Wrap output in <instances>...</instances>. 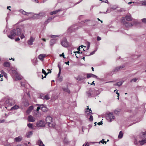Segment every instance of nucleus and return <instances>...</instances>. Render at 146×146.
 <instances>
[{
    "label": "nucleus",
    "instance_id": "4d7b16f0",
    "mask_svg": "<svg viewBox=\"0 0 146 146\" xmlns=\"http://www.w3.org/2000/svg\"><path fill=\"white\" fill-rule=\"evenodd\" d=\"M1 72L2 74H6L3 70H2L1 71Z\"/></svg>",
    "mask_w": 146,
    "mask_h": 146
},
{
    "label": "nucleus",
    "instance_id": "c85d7f7f",
    "mask_svg": "<svg viewBox=\"0 0 146 146\" xmlns=\"http://www.w3.org/2000/svg\"><path fill=\"white\" fill-rule=\"evenodd\" d=\"M62 89L64 91L66 92H67L68 93H70V91L67 87L63 88H62Z\"/></svg>",
    "mask_w": 146,
    "mask_h": 146
},
{
    "label": "nucleus",
    "instance_id": "cd10ccee",
    "mask_svg": "<svg viewBox=\"0 0 146 146\" xmlns=\"http://www.w3.org/2000/svg\"><path fill=\"white\" fill-rule=\"evenodd\" d=\"M11 100L10 99L7 100L5 102V104H8V105L11 106L12 105L11 104Z\"/></svg>",
    "mask_w": 146,
    "mask_h": 146
},
{
    "label": "nucleus",
    "instance_id": "9b49d317",
    "mask_svg": "<svg viewBox=\"0 0 146 146\" xmlns=\"http://www.w3.org/2000/svg\"><path fill=\"white\" fill-rule=\"evenodd\" d=\"M87 77L88 78H89L90 77H93L96 79L98 78V77L92 74H87Z\"/></svg>",
    "mask_w": 146,
    "mask_h": 146
},
{
    "label": "nucleus",
    "instance_id": "ddd939ff",
    "mask_svg": "<svg viewBox=\"0 0 146 146\" xmlns=\"http://www.w3.org/2000/svg\"><path fill=\"white\" fill-rule=\"evenodd\" d=\"M62 11V9H59L56 10L54 11L53 12H51L50 13V14L51 15H52L53 14H56L58 12L61 11Z\"/></svg>",
    "mask_w": 146,
    "mask_h": 146
},
{
    "label": "nucleus",
    "instance_id": "f3484780",
    "mask_svg": "<svg viewBox=\"0 0 146 146\" xmlns=\"http://www.w3.org/2000/svg\"><path fill=\"white\" fill-rule=\"evenodd\" d=\"M48 126L54 128L55 125V123L52 121L48 124Z\"/></svg>",
    "mask_w": 146,
    "mask_h": 146
},
{
    "label": "nucleus",
    "instance_id": "603ef678",
    "mask_svg": "<svg viewBox=\"0 0 146 146\" xmlns=\"http://www.w3.org/2000/svg\"><path fill=\"white\" fill-rule=\"evenodd\" d=\"M59 69V75L60 74V72L61 71V68L59 66V65H58Z\"/></svg>",
    "mask_w": 146,
    "mask_h": 146
},
{
    "label": "nucleus",
    "instance_id": "9d476101",
    "mask_svg": "<svg viewBox=\"0 0 146 146\" xmlns=\"http://www.w3.org/2000/svg\"><path fill=\"white\" fill-rule=\"evenodd\" d=\"M46 55L44 54H40L38 56V59L41 61H42L44 58L46 57Z\"/></svg>",
    "mask_w": 146,
    "mask_h": 146
},
{
    "label": "nucleus",
    "instance_id": "58836bf2",
    "mask_svg": "<svg viewBox=\"0 0 146 146\" xmlns=\"http://www.w3.org/2000/svg\"><path fill=\"white\" fill-rule=\"evenodd\" d=\"M80 46H79L77 49L78 50V51H76V52H74V53H75V54H76V53H78L79 54H80V53H82V52L81 53H80V52H79V51H80Z\"/></svg>",
    "mask_w": 146,
    "mask_h": 146
},
{
    "label": "nucleus",
    "instance_id": "6e6552de",
    "mask_svg": "<svg viewBox=\"0 0 146 146\" xmlns=\"http://www.w3.org/2000/svg\"><path fill=\"white\" fill-rule=\"evenodd\" d=\"M27 120L29 122H34L35 121L36 119L32 115H29L28 117Z\"/></svg>",
    "mask_w": 146,
    "mask_h": 146
},
{
    "label": "nucleus",
    "instance_id": "5701e85b",
    "mask_svg": "<svg viewBox=\"0 0 146 146\" xmlns=\"http://www.w3.org/2000/svg\"><path fill=\"white\" fill-rule=\"evenodd\" d=\"M125 18L126 20L128 21H130L131 20L132 18L131 15H127L125 17Z\"/></svg>",
    "mask_w": 146,
    "mask_h": 146
},
{
    "label": "nucleus",
    "instance_id": "473e14b6",
    "mask_svg": "<svg viewBox=\"0 0 146 146\" xmlns=\"http://www.w3.org/2000/svg\"><path fill=\"white\" fill-rule=\"evenodd\" d=\"M42 73L44 74L45 76H44V77H46V75L48 74V73H50L51 72V71H50V72H48L47 73L43 69H42Z\"/></svg>",
    "mask_w": 146,
    "mask_h": 146
},
{
    "label": "nucleus",
    "instance_id": "f257e3e1",
    "mask_svg": "<svg viewBox=\"0 0 146 146\" xmlns=\"http://www.w3.org/2000/svg\"><path fill=\"white\" fill-rule=\"evenodd\" d=\"M21 33V29L17 28L16 29H13L10 31V34L8 35V37L11 39L14 38L16 36H19Z\"/></svg>",
    "mask_w": 146,
    "mask_h": 146
},
{
    "label": "nucleus",
    "instance_id": "49530a36",
    "mask_svg": "<svg viewBox=\"0 0 146 146\" xmlns=\"http://www.w3.org/2000/svg\"><path fill=\"white\" fill-rule=\"evenodd\" d=\"M37 59H36L35 61V62H33V64L34 65H36L37 64Z\"/></svg>",
    "mask_w": 146,
    "mask_h": 146
},
{
    "label": "nucleus",
    "instance_id": "7ed1b4c3",
    "mask_svg": "<svg viewBox=\"0 0 146 146\" xmlns=\"http://www.w3.org/2000/svg\"><path fill=\"white\" fill-rule=\"evenodd\" d=\"M38 106L37 108V111H38L39 110L41 109L44 112H46L47 111V108L45 105L44 104H37Z\"/></svg>",
    "mask_w": 146,
    "mask_h": 146
},
{
    "label": "nucleus",
    "instance_id": "5fc2aeb1",
    "mask_svg": "<svg viewBox=\"0 0 146 146\" xmlns=\"http://www.w3.org/2000/svg\"><path fill=\"white\" fill-rule=\"evenodd\" d=\"M96 51V50H95L94 51L90 53V54L89 55H93V54H94L95 53Z\"/></svg>",
    "mask_w": 146,
    "mask_h": 146
},
{
    "label": "nucleus",
    "instance_id": "a878e982",
    "mask_svg": "<svg viewBox=\"0 0 146 146\" xmlns=\"http://www.w3.org/2000/svg\"><path fill=\"white\" fill-rule=\"evenodd\" d=\"M33 134V132L32 131H29L26 134V136L28 137L29 138L31 137V136Z\"/></svg>",
    "mask_w": 146,
    "mask_h": 146
},
{
    "label": "nucleus",
    "instance_id": "a19ab883",
    "mask_svg": "<svg viewBox=\"0 0 146 146\" xmlns=\"http://www.w3.org/2000/svg\"><path fill=\"white\" fill-rule=\"evenodd\" d=\"M137 79H138L137 78H134L132 79L130 81V82H136L137 81Z\"/></svg>",
    "mask_w": 146,
    "mask_h": 146
},
{
    "label": "nucleus",
    "instance_id": "c756f323",
    "mask_svg": "<svg viewBox=\"0 0 146 146\" xmlns=\"http://www.w3.org/2000/svg\"><path fill=\"white\" fill-rule=\"evenodd\" d=\"M9 72L10 73L12 74H13L15 75L17 73L16 71L15 70H10L9 71Z\"/></svg>",
    "mask_w": 146,
    "mask_h": 146
},
{
    "label": "nucleus",
    "instance_id": "4468645a",
    "mask_svg": "<svg viewBox=\"0 0 146 146\" xmlns=\"http://www.w3.org/2000/svg\"><path fill=\"white\" fill-rule=\"evenodd\" d=\"M15 79L16 80H20L21 79V76L20 75L17 74V73L15 75Z\"/></svg>",
    "mask_w": 146,
    "mask_h": 146
},
{
    "label": "nucleus",
    "instance_id": "4c0bfd02",
    "mask_svg": "<svg viewBox=\"0 0 146 146\" xmlns=\"http://www.w3.org/2000/svg\"><path fill=\"white\" fill-rule=\"evenodd\" d=\"M27 126L29 128L32 129L33 128V124L31 123H29L27 124Z\"/></svg>",
    "mask_w": 146,
    "mask_h": 146
},
{
    "label": "nucleus",
    "instance_id": "774afa93",
    "mask_svg": "<svg viewBox=\"0 0 146 146\" xmlns=\"http://www.w3.org/2000/svg\"><path fill=\"white\" fill-rule=\"evenodd\" d=\"M59 80L60 81H61L62 80V78H60L59 79Z\"/></svg>",
    "mask_w": 146,
    "mask_h": 146
},
{
    "label": "nucleus",
    "instance_id": "052dcab7",
    "mask_svg": "<svg viewBox=\"0 0 146 146\" xmlns=\"http://www.w3.org/2000/svg\"><path fill=\"white\" fill-rule=\"evenodd\" d=\"M19 40H20V38L19 37L15 39V40L16 41H19Z\"/></svg>",
    "mask_w": 146,
    "mask_h": 146
},
{
    "label": "nucleus",
    "instance_id": "bb28decb",
    "mask_svg": "<svg viewBox=\"0 0 146 146\" xmlns=\"http://www.w3.org/2000/svg\"><path fill=\"white\" fill-rule=\"evenodd\" d=\"M19 108V106H18L17 105H15L14 106L11 108V110H16L18 109Z\"/></svg>",
    "mask_w": 146,
    "mask_h": 146
},
{
    "label": "nucleus",
    "instance_id": "6ab92c4d",
    "mask_svg": "<svg viewBox=\"0 0 146 146\" xmlns=\"http://www.w3.org/2000/svg\"><path fill=\"white\" fill-rule=\"evenodd\" d=\"M23 138L21 136H19L18 137H16L15 139V141L16 142H19L21 141L22 139Z\"/></svg>",
    "mask_w": 146,
    "mask_h": 146
},
{
    "label": "nucleus",
    "instance_id": "e2e57ef3",
    "mask_svg": "<svg viewBox=\"0 0 146 146\" xmlns=\"http://www.w3.org/2000/svg\"><path fill=\"white\" fill-rule=\"evenodd\" d=\"M102 2L106 3L108 2L107 0H102Z\"/></svg>",
    "mask_w": 146,
    "mask_h": 146
},
{
    "label": "nucleus",
    "instance_id": "0eeeda50",
    "mask_svg": "<svg viewBox=\"0 0 146 146\" xmlns=\"http://www.w3.org/2000/svg\"><path fill=\"white\" fill-rule=\"evenodd\" d=\"M45 14L44 12H41L38 14H35L34 17L36 19H40L44 16Z\"/></svg>",
    "mask_w": 146,
    "mask_h": 146
},
{
    "label": "nucleus",
    "instance_id": "72a5a7b5",
    "mask_svg": "<svg viewBox=\"0 0 146 146\" xmlns=\"http://www.w3.org/2000/svg\"><path fill=\"white\" fill-rule=\"evenodd\" d=\"M24 105L25 106H27L29 105V103L27 100L25 101L23 103Z\"/></svg>",
    "mask_w": 146,
    "mask_h": 146
},
{
    "label": "nucleus",
    "instance_id": "79ce46f5",
    "mask_svg": "<svg viewBox=\"0 0 146 146\" xmlns=\"http://www.w3.org/2000/svg\"><path fill=\"white\" fill-rule=\"evenodd\" d=\"M120 110H116L114 111V113L116 114H118Z\"/></svg>",
    "mask_w": 146,
    "mask_h": 146
},
{
    "label": "nucleus",
    "instance_id": "412c9836",
    "mask_svg": "<svg viewBox=\"0 0 146 146\" xmlns=\"http://www.w3.org/2000/svg\"><path fill=\"white\" fill-rule=\"evenodd\" d=\"M56 42V40L55 39H52L50 41V45L51 46H52Z\"/></svg>",
    "mask_w": 146,
    "mask_h": 146
},
{
    "label": "nucleus",
    "instance_id": "1a4fd4ad",
    "mask_svg": "<svg viewBox=\"0 0 146 146\" xmlns=\"http://www.w3.org/2000/svg\"><path fill=\"white\" fill-rule=\"evenodd\" d=\"M35 38L32 36H31L30 38L28 40L27 43L28 44L32 45L33 44V42L34 41Z\"/></svg>",
    "mask_w": 146,
    "mask_h": 146
},
{
    "label": "nucleus",
    "instance_id": "6e6d98bb",
    "mask_svg": "<svg viewBox=\"0 0 146 146\" xmlns=\"http://www.w3.org/2000/svg\"><path fill=\"white\" fill-rule=\"evenodd\" d=\"M58 36H58V35L55 36V35H52L50 36L52 38H54V36L58 37Z\"/></svg>",
    "mask_w": 146,
    "mask_h": 146
},
{
    "label": "nucleus",
    "instance_id": "b1692460",
    "mask_svg": "<svg viewBox=\"0 0 146 146\" xmlns=\"http://www.w3.org/2000/svg\"><path fill=\"white\" fill-rule=\"evenodd\" d=\"M37 144L39 146H44V145L40 139L38 140Z\"/></svg>",
    "mask_w": 146,
    "mask_h": 146
},
{
    "label": "nucleus",
    "instance_id": "09e8293b",
    "mask_svg": "<svg viewBox=\"0 0 146 146\" xmlns=\"http://www.w3.org/2000/svg\"><path fill=\"white\" fill-rule=\"evenodd\" d=\"M142 4L143 5H146V1L145 0L142 1Z\"/></svg>",
    "mask_w": 146,
    "mask_h": 146
},
{
    "label": "nucleus",
    "instance_id": "8fccbe9b",
    "mask_svg": "<svg viewBox=\"0 0 146 146\" xmlns=\"http://www.w3.org/2000/svg\"><path fill=\"white\" fill-rule=\"evenodd\" d=\"M115 91H116V93L117 94L118 96H118V98L117 99H119V93L118 92V90H114V92H115Z\"/></svg>",
    "mask_w": 146,
    "mask_h": 146
},
{
    "label": "nucleus",
    "instance_id": "39448f33",
    "mask_svg": "<svg viewBox=\"0 0 146 146\" xmlns=\"http://www.w3.org/2000/svg\"><path fill=\"white\" fill-rule=\"evenodd\" d=\"M45 125V122L42 120H40L38 122L36 123V125L38 127H43Z\"/></svg>",
    "mask_w": 146,
    "mask_h": 146
},
{
    "label": "nucleus",
    "instance_id": "13d9d810",
    "mask_svg": "<svg viewBox=\"0 0 146 146\" xmlns=\"http://www.w3.org/2000/svg\"><path fill=\"white\" fill-rule=\"evenodd\" d=\"M97 40H98V41H99V40H101V37H100L99 36H98L97 37Z\"/></svg>",
    "mask_w": 146,
    "mask_h": 146
},
{
    "label": "nucleus",
    "instance_id": "f8f14e48",
    "mask_svg": "<svg viewBox=\"0 0 146 146\" xmlns=\"http://www.w3.org/2000/svg\"><path fill=\"white\" fill-rule=\"evenodd\" d=\"M46 123L48 124L52 121V118L50 116H48L46 117Z\"/></svg>",
    "mask_w": 146,
    "mask_h": 146
},
{
    "label": "nucleus",
    "instance_id": "bf43d9fd",
    "mask_svg": "<svg viewBox=\"0 0 146 146\" xmlns=\"http://www.w3.org/2000/svg\"><path fill=\"white\" fill-rule=\"evenodd\" d=\"M84 78H80V77H78V78L77 80H82Z\"/></svg>",
    "mask_w": 146,
    "mask_h": 146
},
{
    "label": "nucleus",
    "instance_id": "37998d69",
    "mask_svg": "<svg viewBox=\"0 0 146 146\" xmlns=\"http://www.w3.org/2000/svg\"><path fill=\"white\" fill-rule=\"evenodd\" d=\"M87 96L88 97H90L91 96V94L89 91L88 92H86Z\"/></svg>",
    "mask_w": 146,
    "mask_h": 146
},
{
    "label": "nucleus",
    "instance_id": "7c9ffc66",
    "mask_svg": "<svg viewBox=\"0 0 146 146\" xmlns=\"http://www.w3.org/2000/svg\"><path fill=\"white\" fill-rule=\"evenodd\" d=\"M123 136V133L121 131L119 132V134L118 135V138L119 139L121 138Z\"/></svg>",
    "mask_w": 146,
    "mask_h": 146
},
{
    "label": "nucleus",
    "instance_id": "4be33fe9",
    "mask_svg": "<svg viewBox=\"0 0 146 146\" xmlns=\"http://www.w3.org/2000/svg\"><path fill=\"white\" fill-rule=\"evenodd\" d=\"M139 142L141 145H143L146 143V139H144L139 140Z\"/></svg>",
    "mask_w": 146,
    "mask_h": 146
},
{
    "label": "nucleus",
    "instance_id": "338daca9",
    "mask_svg": "<svg viewBox=\"0 0 146 146\" xmlns=\"http://www.w3.org/2000/svg\"><path fill=\"white\" fill-rule=\"evenodd\" d=\"M79 54H75L76 57L77 58H78Z\"/></svg>",
    "mask_w": 146,
    "mask_h": 146
},
{
    "label": "nucleus",
    "instance_id": "f03ea898",
    "mask_svg": "<svg viewBox=\"0 0 146 146\" xmlns=\"http://www.w3.org/2000/svg\"><path fill=\"white\" fill-rule=\"evenodd\" d=\"M106 118L108 121L111 122L114 120L115 117L113 113H110L106 115Z\"/></svg>",
    "mask_w": 146,
    "mask_h": 146
},
{
    "label": "nucleus",
    "instance_id": "e433bc0d",
    "mask_svg": "<svg viewBox=\"0 0 146 146\" xmlns=\"http://www.w3.org/2000/svg\"><path fill=\"white\" fill-rule=\"evenodd\" d=\"M123 82V81L118 82L117 83V86H121Z\"/></svg>",
    "mask_w": 146,
    "mask_h": 146
},
{
    "label": "nucleus",
    "instance_id": "f704fd0d",
    "mask_svg": "<svg viewBox=\"0 0 146 146\" xmlns=\"http://www.w3.org/2000/svg\"><path fill=\"white\" fill-rule=\"evenodd\" d=\"M92 111L91 110V109H90V111H88L87 110H86L85 111V113H86V114L87 115H90L91 114H92Z\"/></svg>",
    "mask_w": 146,
    "mask_h": 146
},
{
    "label": "nucleus",
    "instance_id": "aec40b11",
    "mask_svg": "<svg viewBox=\"0 0 146 146\" xmlns=\"http://www.w3.org/2000/svg\"><path fill=\"white\" fill-rule=\"evenodd\" d=\"M19 12L20 13H22L23 15H27V14L30 13H28L27 12H25L23 9H20L19 10Z\"/></svg>",
    "mask_w": 146,
    "mask_h": 146
},
{
    "label": "nucleus",
    "instance_id": "680f3d73",
    "mask_svg": "<svg viewBox=\"0 0 146 146\" xmlns=\"http://www.w3.org/2000/svg\"><path fill=\"white\" fill-rule=\"evenodd\" d=\"M104 141V139H102V140L100 141L99 143H100L101 142V143L103 144V142Z\"/></svg>",
    "mask_w": 146,
    "mask_h": 146
},
{
    "label": "nucleus",
    "instance_id": "20e7f679",
    "mask_svg": "<svg viewBox=\"0 0 146 146\" xmlns=\"http://www.w3.org/2000/svg\"><path fill=\"white\" fill-rule=\"evenodd\" d=\"M39 98L43 100H48L50 99V97L48 94L45 95L43 94H40Z\"/></svg>",
    "mask_w": 146,
    "mask_h": 146
},
{
    "label": "nucleus",
    "instance_id": "2f4dec72",
    "mask_svg": "<svg viewBox=\"0 0 146 146\" xmlns=\"http://www.w3.org/2000/svg\"><path fill=\"white\" fill-rule=\"evenodd\" d=\"M68 31L70 32L71 33L74 31V26H72L70 27L68 29Z\"/></svg>",
    "mask_w": 146,
    "mask_h": 146
},
{
    "label": "nucleus",
    "instance_id": "0e129e2a",
    "mask_svg": "<svg viewBox=\"0 0 146 146\" xmlns=\"http://www.w3.org/2000/svg\"><path fill=\"white\" fill-rule=\"evenodd\" d=\"M64 53H62L61 55H60V56H63L64 58H65L64 57Z\"/></svg>",
    "mask_w": 146,
    "mask_h": 146
},
{
    "label": "nucleus",
    "instance_id": "3c124183",
    "mask_svg": "<svg viewBox=\"0 0 146 146\" xmlns=\"http://www.w3.org/2000/svg\"><path fill=\"white\" fill-rule=\"evenodd\" d=\"M142 137L143 138H146V133H144Z\"/></svg>",
    "mask_w": 146,
    "mask_h": 146
},
{
    "label": "nucleus",
    "instance_id": "ea45409f",
    "mask_svg": "<svg viewBox=\"0 0 146 146\" xmlns=\"http://www.w3.org/2000/svg\"><path fill=\"white\" fill-rule=\"evenodd\" d=\"M19 36H20L21 39H22L25 38L24 35L23 33H22L21 35V34Z\"/></svg>",
    "mask_w": 146,
    "mask_h": 146
},
{
    "label": "nucleus",
    "instance_id": "69168bd1",
    "mask_svg": "<svg viewBox=\"0 0 146 146\" xmlns=\"http://www.w3.org/2000/svg\"><path fill=\"white\" fill-rule=\"evenodd\" d=\"M69 61H68V62H66L65 63L66 64H67V65H69Z\"/></svg>",
    "mask_w": 146,
    "mask_h": 146
},
{
    "label": "nucleus",
    "instance_id": "423d86ee",
    "mask_svg": "<svg viewBox=\"0 0 146 146\" xmlns=\"http://www.w3.org/2000/svg\"><path fill=\"white\" fill-rule=\"evenodd\" d=\"M61 45L65 47H66L68 46V43L66 38H64L61 41Z\"/></svg>",
    "mask_w": 146,
    "mask_h": 146
},
{
    "label": "nucleus",
    "instance_id": "c9c22d12",
    "mask_svg": "<svg viewBox=\"0 0 146 146\" xmlns=\"http://www.w3.org/2000/svg\"><path fill=\"white\" fill-rule=\"evenodd\" d=\"M41 115V113L38 112V111H37V110L36 111V113L35 114V115L36 116H39Z\"/></svg>",
    "mask_w": 146,
    "mask_h": 146
},
{
    "label": "nucleus",
    "instance_id": "de8ad7c7",
    "mask_svg": "<svg viewBox=\"0 0 146 146\" xmlns=\"http://www.w3.org/2000/svg\"><path fill=\"white\" fill-rule=\"evenodd\" d=\"M90 46V43L89 42H88L87 44V49L88 50L89 49Z\"/></svg>",
    "mask_w": 146,
    "mask_h": 146
},
{
    "label": "nucleus",
    "instance_id": "a18cd8bd",
    "mask_svg": "<svg viewBox=\"0 0 146 146\" xmlns=\"http://www.w3.org/2000/svg\"><path fill=\"white\" fill-rule=\"evenodd\" d=\"M142 22L146 24V18H143L141 19Z\"/></svg>",
    "mask_w": 146,
    "mask_h": 146
},
{
    "label": "nucleus",
    "instance_id": "a211bd4d",
    "mask_svg": "<svg viewBox=\"0 0 146 146\" xmlns=\"http://www.w3.org/2000/svg\"><path fill=\"white\" fill-rule=\"evenodd\" d=\"M124 67V66H120L119 67H116L115 68L114 70V72H116L118 71H119L120 70V69H122V68Z\"/></svg>",
    "mask_w": 146,
    "mask_h": 146
},
{
    "label": "nucleus",
    "instance_id": "2eb2a0df",
    "mask_svg": "<svg viewBox=\"0 0 146 146\" xmlns=\"http://www.w3.org/2000/svg\"><path fill=\"white\" fill-rule=\"evenodd\" d=\"M33 107L32 106H30L27 110L26 113L28 114H29L33 110Z\"/></svg>",
    "mask_w": 146,
    "mask_h": 146
},
{
    "label": "nucleus",
    "instance_id": "c03bdc74",
    "mask_svg": "<svg viewBox=\"0 0 146 146\" xmlns=\"http://www.w3.org/2000/svg\"><path fill=\"white\" fill-rule=\"evenodd\" d=\"M54 17H49L48 18V19H47L46 21L45 22L46 23L47 21H50V20H52V19H54Z\"/></svg>",
    "mask_w": 146,
    "mask_h": 146
},
{
    "label": "nucleus",
    "instance_id": "dca6fc26",
    "mask_svg": "<svg viewBox=\"0 0 146 146\" xmlns=\"http://www.w3.org/2000/svg\"><path fill=\"white\" fill-rule=\"evenodd\" d=\"M10 66V63L8 62H5L3 64V66L5 67H9Z\"/></svg>",
    "mask_w": 146,
    "mask_h": 146
},
{
    "label": "nucleus",
    "instance_id": "864d4df0",
    "mask_svg": "<svg viewBox=\"0 0 146 146\" xmlns=\"http://www.w3.org/2000/svg\"><path fill=\"white\" fill-rule=\"evenodd\" d=\"M89 119L90 121H92L93 120V117L92 115H90L89 118Z\"/></svg>",
    "mask_w": 146,
    "mask_h": 146
},
{
    "label": "nucleus",
    "instance_id": "393cba45",
    "mask_svg": "<svg viewBox=\"0 0 146 146\" xmlns=\"http://www.w3.org/2000/svg\"><path fill=\"white\" fill-rule=\"evenodd\" d=\"M124 24L125 26L127 27H131L133 25L132 24L130 23L127 22H125Z\"/></svg>",
    "mask_w": 146,
    "mask_h": 146
}]
</instances>
